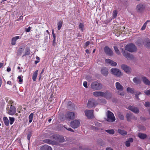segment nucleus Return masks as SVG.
<instances>
[{
	"mask_svg": "<svg viewBox=\"0 0 150 150\" xmlns=\"http://www.w3.org/2000/svg\"><path fill=\"white\" fill-rule=\"evenodd\" d=\"M135 43L138 46H142L143 45L142 41L140 40H139L135 42Z\"/></svg>",
	"mask_w": 150,
	"mask_h": 150,
	"instance_id": "72a5a7b5",
	"label": "nucleus"
},
{
	"mask_svg": "<svg viewBox=\"0 0 150 150\" xmlns=\"http://www.w3.org/2000/svg\"><path fill=\"white\" fill-rule=\"evenodd\" d=\"M118 132L120 134L125 136L127 134V132L123 130H122L120 129H118L117 130Z\"/></svg>",
	"mask_w": 150,
	"mask_h": 150,
	"instance_id": "c756f323",
	"label": "nucleus"
},
{
	"mask_svg": "<svg viewBox=\"0 0 150 150\" xmlns=\"http://www.w3.org/2000/svg\"><path fill=\"white\" fill-rule=\"evenodd\" d=\"M38 71V70H36L33 74L32 76V79L34 81H36Z\"/></svg>",
	"mask_w": 150,
	"mask_h": 150,
	"instance_id": "c85d7f7f",
	"label": "nucleus"
},
{
	"mask_svg": "<svg viewBox=\"0 0 150 150\" xmlns=\"http://www.w3.org/2000/svg\"><path fill=\"white\" fill-rule=\"evenodd\" d=\"M104 51L108 56H112L113 54L112 50L108 46H106L104 47Z\"/></svg>",
	"mask_w": 150,
	"mask_h": 150,
	"instance_id": "6e6552de",
	"label": "nucleus"
},
{
	"mask_svg": "<svg viewBox=\"0 0 150 150\" xmlns=\"http://www.w3.org/2000/svg\"><path fill=\"white\" fill-rule=\"evenodd\" d=\"M150 22V21H149V20L147 21L143 24V26L141 28V30H145L146 27L147 23L148 22Z\"/></svg>",
	"mask_w": 150,
	"mask_h": 150,
	"instance_id": "79ce46f5",
	"label": "nucleus"
},
{
	"mask_svg": "<svg viewBox=\"0 0 150 150\" xmlns=\"http://www.w3.org/2000/svg\"><path fill=\"white\" fill-rule=\"evenodd\" d=\"M43 142L45 143H47L48 144H53V141L49 139H46L44 140Z\"/></svg>",
	"mask_w": 150,
	"mask_h": 150,
	"instance_id": "58836bf2",
	"label": "nucleus"
},
{
	"mask_svg": "<svg viewBox=\"0 0 150 150\" xmlns=\"http://www.w3.org/2000/svg\"><path fill=\"white\" fill-rule=\"evenodd\" d=\"M144 93L147 96L150 95V89L145 91Z\"/></svg>",
	"mask_w": 150,
	"mask_h": 150,
	"instance_id": "5fc2aeb1",
	"label": "nucleus"
},
{
	"mask_svg": "<svg viewBox=\"0 0 150 150\" xmlns=\"http://www.w3.org/2000/svg\"><path fill=\"white\" fill-rule=\"evenodd\" d=\"M107 100H110L112 97V94L111 93L108 91H107L103 94V96Z\"/></svg>",
	"mask_w": 150,
	"mask_h": 150,
	"instance_id": "a211bd4d",
	"label": "nucleus"
},
{
	"mask_svg": "<svg viewBox=\"0 0 150 150\" xmlns=\"http://www.w3.org/2000/svg\"><path fill=\"white\" fill-rule=\"evenodd\" d=\"M90 43V42L89 41H87L85 43V46L86 47H87L89 45Z\"/></svg>",
	"mask_w": 150,
	"mask_h": 150,
	"instance_id": "0e129e2a",
	"label": "nucleus"
},
{
	"mask_svg": "<svg viewBox=\"0 0 150 150\" xmlns=\"http://www.w3.org/2000/svg\"><path fill=\"white\" fill-rule=\"evenodd\" d=\"M25 48L24 45L21 46L18 48L17 52L18 56H20Z\"/></svg>",
	"mask_w": 150,
	"mask_h": 150,
	"instance_id": "aec40b11",
	"label": "nucleus"
},
{
	"mask_svg": "<svg viewBox=\"0 0 150 150\" xmlns=\"http://www.w3.org/2000/svg\"><path fill=\"white\" fill-rule=\"evenodd\" d=\"M117 11L116 10H114L113 11L112 13V16L114 18H115L117 17Z\"/></svg>",
	"mask_w": 150,
	"mask_h": 150,
	"instance_id": "de8ad7c7",
	"label": "nucleus"
},
{
	"mask_svg": "<svg viewBox=\"0 0 150 150\" xmlns=\"http://www.w3.org/2000/svg\"><path fill=\"white\" fill-rule=\"evenodd\" d=\"M125 49L130 52H136L137 50V48L134 43H130L125 46Z\"/></svg>",
	"mask_w": 150,
	"mask_h": 150,
	"instance_id": "f257e3e1",
	"label": "nucleus"
},
{
	"mask_svg": "<svg viewBox=\"0 0 150 150\" xmlns=\"http://www.w3.org/2000/svg\"><path fill=\"white\" fill-rule=\"evenodd\" d=\"M91 88L93 90H99L102 88L103 85L102 83L95 81L91 83Z\"/></svg>",
	"mask_w": 150,
	"mask_h": 150,
	"instance_id": "f03ea898",
	"label": "nucleus"
},
{
	"mask_svg": "<svg viewBox=\"0 0 150 150\" xmlns=\"http://www.w3.org/2000/svg\"><path fill=\"white\" fill-rule=\"evenodd\" d=\"M23 18V16H20L19 18H18L17 20V21H19L21 19H22Z\"/></svg>",
	"mask_w": 150,
	"mask_h": 150,
	"instance_id": "69168bd1",
	"label": "nucleus"
},
{
	"mask_svg": "<svg viewBox=\"0 0 150 150\" xmlns=\"http://www.w3.org/2000/svg\"><path fill=\"white\" fill-rule=\"evenodd\" d=\"M5 101L4 100H2L0 102V105L2 106H4L5 105Z\"/></svg>",
	"mask_w": 150,
	"mask_h": 150,
	"instance_id": "603ef678",
	"label": "nucleus"
},
{
	"mask_svg": "<svg viewBox=\"0 0 150 150\" xmlns=\"http://www.w3.org/2000/svg\"><path fill=\"white\" fill-rule=\"evenodd\" d=\"M122 4L125 6H127V0H123L122 1Z\"/></svg>",
	"mask_w": 150,
	"mask_h": 150,
	"instance_id": "6e6d98bb",
	"label": "nucleus"
},
{
	"mask_svg": "<svg viewBox=\"0 0 150 150\" xmlns=\"http://www.w3.org/2000/svg\"><path fill=\"white\" fill-rule=\"evenodd\" d=\"M127 109L130 110L133 112H139V110L138 108L136 107L129 105L127 108Z\"/></svg>",
	"mask_w": 150,
	"mask_h": 150,
	"instance_id": "2eb2a0df",
	"label": "nucleus"
},
{
	"mask_svg": "<svg viewBox=\"0 0 150 150\" xmlns=\"http://www.w3.org/2000/svg\"><path fill=\"white\" fill-rule=\"evenodd\" d=\"M105 132L111 134H113L115 133L114 130L113 129L106 130Z\"/></svg>",
	"mask_w": 150,
	"mask_h": 150,
	"instance_id": "37998d69",
	"label": "nucleus"
},
{
	"mask_svg": "<svg viewBox=\"0 0 150 150\" xmlns=\"http://www.w3.org/2000/svg\"><path fill=\"white\" fill-rule=\"evenodd\" d=\"M144 105L146 107L150 108V101L145 102L144 104Z\"/></svg>",
	"mask_w": 150,
	"mask_h": 150,
	"instance_id": "09e8293b",
	"label": "nucleus"
},
{
	"mask_svg": "<svg viewBox=\"0 0 150 150\" xmlns=\"http://www.w3.org/2000/svg\"><path fill=\"white\" fill-rule=\"evenodd\" d=\"M97 104V102L94 99H90L88 102L87 107L89 108L95 107Z\"/></svg>",
	"mask_w": 150,
	"mask_h": 150,
	"instance_id": "20e7f679",
	"label": "nucleus"
},
{
	"mask_svg": "<svg viewBox=\"0 0 150 150\" xmlns=\"http://www.w3.org/2000/svg\"><path fill=\"white\" fill-rule=\"evenodd\" d=\"M83 86L86 88H88L87 82L86 81H85L83 82Z\"/></svg>",
	"mask_w": 150,
	"mask_h": 150,
	"instance_id": "bf43d9fd",
	"label": "nucleus"
},
{
	"mask_svg": "<svg viewBox=\"0 0 150 150\" xmlns=\"http://www.w3.org/2000/svg\"><path fill=\"white\" fill-rule=\"evenodd\" d=\"M40 150H52V149L50 146L45 144L42 146Z\"/></svg>",
	"mask_w": 150,
	"mask_h": 150,
	"instance_id": "5701e85b",
	"label": "nucleus"
},
{
	"mask_svg": "<svg viewBox=\"0 0 150 150\" xmlns=\"http://www.w3.org/2000/svg\"><path fill=\"white\" fill-rule=\"evenodd\" d=\"M104 92L101 91H95L93 92V95L96 96H101L103 97Z\"/></svg>",
	"mask_w": 150,
	"mask_h": 150,
	"instance_id": "bb28decb",
	"label": "nucleus"
},
{
	"mask_svg": "<svg viewBox=\"0 0 150 150\" xmlns=\"http://www.w3.org/2000/svg\"><path fill=\"white\" fill-rule=\"evenodd\" d=\"M44 35L45 36L44 38V42L45 43H47L48 42V38H50V35L49 34H46L45 32Z\"/></svg>",
	"mask_w": 150,
	"mask_h": 150,
	"instance_id": "7c9ffc66",
	"label": "nucleus"
},
{
	"mask_svg": "<svg viewBox=\"0 0 150 150\" xmlns=\"http://www.w3.org/2000/svg\"><path fill=\"white\" fill-rule=\"evenodd\" d=\"M63 24V22L62 21H59L57 24V29L58 30H59L61 28Z\"/></svg>",
	"mask_w": 150,
	"mask_h": 150,
	"instance_id": "c9c22d12",
	"label": "nucleus"
},
{
	"mask_svg": "<svg viewBox=\"0 0 150 150\" xmlns=\"http://www.w3.org/2000/svg\"><path fill=\"white\" fill-rule=\"evenodd\" d=\"M3 120L5 125L7 126H8L9 124V121L7 118L4 117Z\"/></svg>",
	"mask_w": 150,
	"mask_h": 150,
	"instance_id": "f704fd0d",
	"label": "nucleus"
},
{
	"mask_svg": "<svg viewBox=\"0 0 150 150\" xmlns=\"http://www.w3.org/2000/svg\"><path fill=\"white\" fill-rule=\"evenodd\" d=\"M141 94H142V93L140 92L137 91L136 92V93L135 94L139 96V95Z\"/></svg>",
	"mask_w": 150,
	"mask_h": 150,
	"instance_id": "338daca9",
	"label": "nucleus"
},
{
	"mask_svg": "<svg viewBox=\"0 0 150 150\" xmlns=\"http://www.w3.org/2000/svg\"><path fill=\"white\" fill-rule=\"evenodd\" d=\"M142 79L143 80V82L145 84L148 86H150V81L146 77L143 76L142 77Z\"/></svg>",
	"mask_w": 150,
	"mask_h": 150,
	"instance_id": "a878e982",
	"label": "nucleus"
},
{
	"mask_svg": "<svg viewBox=\"0 0 150 150\" xmlns=\"http://www.w3.org/2000/svg\"><path fill=\"white\" fill-rule=\"evenodd\" d=\"M67 108L70 111H73L75 110V105L71 101H69L67 102Z\"/></svg>",
	"mask_w": 150,
	"mask_h": 150,
	"instance_id": "1a4fd4ad",
	"label": "nucleus"
},
{
	"mask_svg": "<svg viewBox=\"0 0 150 150\" xmlns=\"http://www.w3.org/2000/svg\"><path fill=\"white\" fill-rule=\"evenodd\" d=\"M18 79H19V82L20 83H22V82H23V79L21 78V76H18Z\"/></svg>",
	"mask_w": 150,
	"mask_h": 150,
	"instance_id": "3c124183",
	"label": "nucleus"
},
{
	"mask_svg": "<svg viewBox=\"0 0 150 150\" xmlns=\"http://www.w3.org/2000/svg\"><path fill=\"white\" fill-rule=\"evenodd\" d=\"M9 122L10 125H12L14 122L15 119L14 117H9Z\"/></svg>",
	"mask_w": 150,
	"mask_h": 150,
	"instance_id": "a18cd8bd",
	"label": "nucleus"
},
{
	"mask_svg": "<svg viewBox=\"0 0 150 150\" xmlns=\"http://www.w3.org/2000/svg\"><path fill=\"white\" fill-rule=\"evenodd\" d=\"M31 135L30 133L28 135L27 138V139L28 140H30V138L31 137Z\"/></svg>",
	"mask_w": 150,
	"mask_h": 150,
	"instance_id": "e2e57ef3",
	"label": "nucleus"
},
{
	"mask_svg": "<svg viewBox=\"0 0 150 150\" xmlns=\"http://www.w3.org/2000/svg\"><path fill=\"white\" fill-rule=\"evenodd\" d=\"M53 139L60 142H63L64 141V139L62 136L59 135H54L53 136Z\"/></svg>",
	"mask_w": 150,
	"mask_h": 150,
	"instance_id": "ddd939ff",
	"label": "nucleus"
},
{
	"mask_svg": "<svg viewBox=\"0 0 150 150\" xmlns=\"http://www.w3.org/2000/svg\"><path fill=\"white\" fill-rule=\"evenodd\" d=\"M143 43L145 47L150 49V39L148 38L145 39Z\"/></svg>",
	"mask_w": 150,
	"mask_h": 150,
	"instance_id": "dca6fc26",
	"label": "nucleus"
},
{
	"mask_svg": "<svg viewBox=\"0 0 150 150\" xmlns=\"http://www.w3.org/2000/svg\"><path fill=\"white\" fill-rule=\"evenodd\" d=\"M21 37L16 36L13 37L11 39V44L12 45H16V41L18 39H21Z\"/></svg>",
	"mask_w": 150,
	"mask_h": 150,
	"instance_id": "412c9836",
	"label": "nucleus"
},
{
	"mask_svg": "<svg viewBox=\"0 0 150 150\" xmlns=\"http://www.w3.org/2000/svg\"><path fill=\"white\" fill-rule=\"evenodd\" d=\"M41 101V100H40L38 98H35V105H38L39 103Z\"/></svg>",
	"mask_w": 150,
	"mask_h": 150,
	"instance_id": "8fccbe9b",
	"label": "nucleus"
},
{
	"mask_svg": "<svg viewBox=\"0 0 150 150\" xmlns=\"http://www.w3.org/2000/svg\"><path fill=\"white\" fill-rule=\"evenodd\" d=\"M120 67L121 69L127 74H129L132 72V69L131 68L127 65L123 64L121 65Z\"/></svg>",
	"mask_w": 150,
	"mask_h": 150,
	"instance_id": "39448f33",
	"label": "nucleus"
},
{
	"mask_svg": "<svg viewBox=\"0 0 150 150\" xmlns=\"http://www.w3.org/2000/svg\"><path fill=\"white\" fill-rule=\"evenodd\" d=\"M105 62L107 63H108L112 66L115 67L117 65V63L116 62L109 59H105Z\"/></svg>",
	"mask_w": 150,
	"mask_h": 150,
	"instance_id": "6ab92c4d",
	"label": "nucleus"
},
{
	"mask_svg": "<svg viewBox=\"0 0 150 150\" xmlns=\"http://www.w3.org/2000/svg\"><path fill=\"white\" fill-rule=\"evenodd\" d=\"M106 120L110 122H113L115 120V118L113 113H107Z\"/></svg>",
	"mask_w": 150,
	"mask_h": 150,
	"instance_id": "0eeeda50",
	"label": "nucleus"
},
{
	"mask_svg": "<svg viewBox=\"0 0 150 150\" xmlns=\"http://www.w3.org/2000/svg\"><path fill=\"white\" fill-rule=\"evenodd\" d=\"M75 117V113H67L66 115V117L68 120H73Z\"/></svg>",
	"mask_w": 150,
	"mask_h": 150,
	"instance_id": "f3484780",
	"label": "nucleus"
},
{
	"mask_svg": "<svg viewBox=\"0 0 150 150\" xmlns=\"http://www.w3.org/2000/svg\"><path fill=\"white\" fill-rule=\"evenodd\" d=\"M100 72L103 76L107 77L109 74L108 69L106 67H102L100 69Z\"/></svg>",
	"mask_w": 150,
	"mask_h": 150,
	"instance_id": "9b49d317",
	"label": "nucleus"
},
{
	"mask_svg": "<svg viewBox=\"0 0 150 150\" xmlns=\"http://www.w3.org/2000/svg\"><path fill=\"white\" fill-rule=\"evenodd\" d=\"M79 28L80 29L82 32H83V30L84 29V25L83 23H80L79 24Z\"/></svg>",
	"mask_w": 150,
	"mask_h": 150,
	"instance_id": "a19ab883",
	"label": "nucleus"
},
{
	"mask_svg": "<svg viewBox=\"0 0 150 150\" xmlns=\"http://www.w3.org/2000/svg\"><path fill=\"white\" fill-rule=\"evenodd\" d=\"M138 137L141 139H144L147 137L146 134L144 133H139L138 134Z\"/></svg>",
	"mask_w": 150,
	"mask_h": 150,
	"instance_id": "cd10ccee",
	"label": "nucleus"
},
{
	"mask_svg": "<svg viewBox=\"0 0 150 150\" xmlns=\"http://www.w3.org/2000/svg\"><path fill=\"white\" fill-rule=\"evenodd\" d=\"M133 141V139L132 138H130L125 142V144L127 146L129 147L130 146V142H132Z\"/></svg>",
	"mask_w": 150,
	"mask_h": 150,
	"instance_id": "2f4dec72",
	"label": "nucleus"
},
{
	"mask_svg": "<svg viewBox=\"0 0 150 150\" xmlns=\"http://www.w3.org/2000/svg\"><path fill=\"white\" fill-rule=\"evenodd\" d=\"M119 117L121 120H122L124 119V116L123 115H121V114L119 115Z\"/></svg>",
	"mask_w": 150,
	"mask_h": 150,
	"instance_id": "680f3d73",
	"label": "nucleus"
},
{
	"mask_svg": "<svg viewBox=\"0 0 150 150\" xmlns=\"http://www.w3.org/2000/svg\"><path fill=\"white\" fill-rule=\"evenodd\" d=\"M56 45V39H53L52 41V45L54 46H55Z\"/></svg>",
	"mask_w": 150,
	"mask_h": 150,
	"instance_id": "052dcab7",
	"label": "nucleus"
},
{
	"mask_svg": "<svg viewBox=\"0 0 150 150\" xmlns=\"http://www.w3.org/2000/svg\"><path fill=\"white\" fill-rule=\"evenodd\" d=\"M126 117L128 121H130L131 119H132L133 117L132 116L131 114V113H127Z\"/></svg>",
	"mask_w": 150,
	"mask_h": 150,
	"instance_id": "4c0bfd02",
	"label": "nucleus"
},
{
	"mask_svg": "<svg viewBox=\"0 0 150 150\" xmlns=\"http://www.w3.org/2000/svg\"><path fill=\"white\" fill-rule=\"evenodd\" d=\"M127 93H130L132 94H133L134 93V89L130 87H128L127 88Z\"/></svg>",
	"mask_w": 150,
	"mask_h": 150,
	"instance_id": "e433bc0d",
	"label": "nucleus"
},
{
	"mask_svg": "<svg viewBox=\"0 0 150 150\" xmlns=\"http://www.w3.org/2000/svg\"><path fill=\"white\" fill-rule=\"evenodd\" d=\"M144 9V6L142 4H139L137 6L136 10L138 12L141 13L142 12Z\"/></svg>",
	"mask_w": 150,
	"mask_h": 150,
	"instance_id": "4468645a",
	"label": "nucleus"
},
{
	"mask_svg": "<svg viewBox=\"0 0 150 150\" xmlns=\"http://www.w3.org/2000/svg\"><path fill=\"white\" fill-rule=\"evenodd\" d=\"M93 113H85V115L89 119H92L94 117Z\"/></svg>",
	"mask_w": 150,
	"mask_h": 150,
	"instance_id": "473e14b6",
	"label": "nucleus"
},
{
	"mask_svg": "<svg viewBox=\"0 0 150 150\" xmlns=\"http://www.w3.org/2000/svg\"><path fill=\"white\" fill-rule=\"evenodd\" d=\"M33 113H31L29 116V123H30L32 122L33 118Z\"/></svg>",
	"mask_w": 150,
	"mask_h": 150,
	"instance_id": "c03bdc74",
	"label": "nucleus"
},
{
	"mask_svg": "<svg viewBox=\"0 0 150 150\" xmlns=\"http://www.w3.org/2000/svg\"><path fill=\"white\" fill-rule=\"evenodd\" d=\"M52 37L53 39H56V36L55 34L54 33V29H52Z\"/></svg>",
	"mask_w": 150,
	"mask_h": 150,
	"instance_id": "864d4df0",
	"label": "nucleus"
},
{
	"mask_svg": "<svg viewBox=\"0 0 150 150\" xmlns=\"http://www.w3.org/2000/svg\"><path fill=\"white\" fill-rule=\"evenodd\" d=\"M115 86L117 90L122 91L124 89L123 87L118 82H116L115 83Z\"/></svg>",
	"mask_w": 150,
	"mask_h": 150,
	"instance_id": "4be33fe9",
	"label": "nucleus"
},
{
	"mask_svg": "<svg viewBox=\"0 0 150 150\" xmlns=\"http://www.w3.org/2000/svg\"><path fill=\"white\" fill-rule=\"evenodd\" d=\"M111 73L117 77H120L123 75V74L121 71L116 68H112L110 69Z\"/></svg>",
	"mask_w": 150,
	"mask_h": 150,
	"instance_id": "7ed1b4c3",
	"label": "nucleus"
},
{
	"mask_svg": "<svg viewBox=\"0 0 150 150\" xmlns=\"http://www.w3.org/2000/svg\"><path fill=\"white\" fill-rule=\"evenodd\" d=\"M30 50L29 47H26L25 49V53L22 56V57L28 55L30 54Z\"/></svg>",
	"mask_w": 150,
	"mask_h": 150,
	"instance_id": "393cba45",
	"label": "nucleus"
},
{
	"mask_svg": "<svg viewBox=\"0 0 150 150\" xmlns=\"http://www.w3.org/2000/svg\"><path fill=\"white\" fill-rule=\"evenodd\" d=\"M94 110H86L84 112H93Z\"/></svg>",
	"mask_w": 150,
	"mask_h": 150,
	"instance_id": "13d9d810",
	"label": "nucleus"
},
{
	"mask_svg": "<svg viewBox=\"0 0 150 150\" xmlns=\"http://www.w3.org/2000/svg\"><path fill=\"white\" fill-rule=\"evenodd\" d=\"M113 48L115 53L119 55L120 54V52L119 51L117 47L116 46H114Z\"/></svg>",
	"mask_w": 150,
	"mask_h": 150,
	"instance_id": "ea45409f",
	"label": "nucleus"
},
{
	"mask_svg": "<svg viewBox=\"0 0 150 150\" xmlns=\"http://www.w3.org/2000/svg\"><path fill=\"white\" fill-rule=\"evenodd\" d=\"M134 82L137 85L140 84L141 83V80L140 79L137 77H134L133 79Z\"/></svg>",
	"mask_w": 150,
	"mask_h": 150,
	"instance_id": "b1692460",
	"label": "nucleus"
},
{
	"mask_svg": "<svg viewBox=\"0 0 150 150\" xmlns=\"http://www.w3.org/2000/svg\"><path fill=\"white\" fill-rule=\"evenodd\" d=\"M122 53L126 58H129L131 59H133L134 58V56L132 54L125 51L123 48L122 49Z\"/></svg>",
	"mask_w": 150,
	"mask_h": 150,
	"instance_id": "423d86ee",
	"label": "nucleus"
},
{
	"mask_svg": "<svg viewBox=\"0 0 150 150\" xmlns=\"http://www.w3.org/2000/svg\"><path fill=\"white\" fill-rule=\"evenodd\" d=\"M80 124V122L79 120H75L71 123V126L73 128H76Z\"/></svg>",
	"mask_w": 150,
	"mask_h": 150,
	"instance_id": "9d476101",
	"label": "nucleus"
},
{
	"mask_svg": "<svg viewBox=\"0 0 150 150\" xmlns=\"http://www.w3.org/2000/svg\"><path fill=\"white\" fill-rule=\"evenodd\" d=\"M98 102L100 103L104 104H105L107 102L106 100L104 99H99Z\"/></svg>",
	"mask_w": 150,
	"mask_h": 150,
	"instance_id": "49530a36",
	"label": "nucleus"
},
{
	"mask_svg": "<svg viewBox=\"0 0 150 150\" xmlns=\"http://www.w3.org/2000/svg\"><path fill=\"white\" fill-rule=\"evenodd\" d=\"M7 84H9V85H10L11 86H12V84L11 83V82L10 81H8L7 82Z\"/></svg>",
	"mask_w": 150,
	"mask_h": 150,
	"instance_id": "774afa93",
	"label": "nucleus"
},
{
	"mask_svg": "<svg viewBox=\"0 0 150 150\" xmlns=\"http://www.w3.org/2000/svg\"><path fill=\"white\" fill-rule=\"evenodd\" d=\"M6 110L8 111L6 112H16V109L15 107L12 105H7Z\"/></svg>",
	"mask_w": 150,
	"mask_h": 150,
	"instance_id": "f8f14e48",
	"label": "nucleus"
},
{
	"mask_svg": "<svg viewBox=\"0 0 150 150\" xmlns=\"http://www.w3.org/2000/svg\"><path fill=\"white\" fill-rule=\"evenodd\" d=\"M31 28L29 26L28 28H25V31L27 32H29L31 29Z\"/></svg>",
	"mask_w": 150,
	"mask_h": 150,
	"instance_id": "4d7b16f0",
	"label": "nucleus"
}]
</instances>
